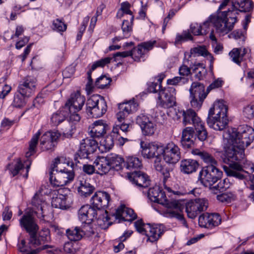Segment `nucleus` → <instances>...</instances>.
I'll list each match as a JSON object with an SVG mask.
<instances>
[{
  "label": "nucleus",
  "instance_id": "603ef678",
  "mask_svg": "<svg viewBox=\"0 0 254 254\" xmlns=\"http://www.w3.org/2000/svg\"><path fill=\"white\" fill-rule=\"evenodd\" d=\"M198 224L201 227L211 229L209 213H205L201 214L198 218Z\"/></svg>",
  "mask_w": 254,
  "mask_h": 254
},
{
  "label": "nucleus",
  "instance_id": "58836bf2",
  "mask_svg": "<svg viewBox=\"0 0 254 254\" xmlns=\"http://www.w3.org/2000/svg\"><path fill=\"white\" fill-rule=\"evenodd\" d=\"M111 169L117 171L122 169L124 160L118 155H112L108 156Z\"/></svg>",
  "mask_w": 254,
  "mask_h": 254
},
{
  "label": "nucleus",
  "instance_id": "8fccbe9b",
  "mask_svg": "<svg viewBox=\"0 0 254 254\" xmlns=\"http://www.w3.org/2000/svg\"><path fill=\"white\" fill-rule=\"evenodd\" d=\"M189 31H184L182 34H177L175 39V43L178 44L189 40H192L193 37Z\"/></svg>",
  "mask_w": 254,
  "mask_h": 254
},
{
  "label": "nucleus",
  "instance_id": "6ab92c4d",
  "mask_svg": "<svg viewBox=\"0 0 254 254\" xmlns=\"http://www.w3.org/2000/svg\"><path fill=\"white\" fill-rule=\"evenodd\" d=\"M138 105L134 100L121 103L119 105L120 111L117 114L118 120L122 122L130 114L137 110Z\"/></svg>",
  "mask_w": 254,
  "mask_h": 254
},
{
  "label": "nucleus",
  "instance_id": "39448f33",
  "mask_svg": "<svg viewBox=\"0 0 254 254\" xmlns=\"http://www.w3.org/2000/svg\"><path fill=\"white\" fill-rule=\"evenodd\" d=\"M74 173L72 169L62 167L59 158L55 159L50 172L51 183L56 187H63L73 180Z\"/></svg>",
  "mask_w": 254,
  "mask_h": 254
},
{
  "label": "nucleus",
  "instance_id": "338daca9",
  "mask_svg": "<svg viewBox=\"0 0 254 254\" xmlns=\"http://www.w3.org/2000/svg\"><path fill=\"white\" fill-rule=\"evenodd\" d=\"M226 182V180H224L223 182L220 181L218 184L209 187L214 193H217L216 191L222 190L226 188V187L224 185V183Z\"/></svg>",
  "mask_w": 254,
  "mask_h": 254
},
{
  "label": "nucleus",
  "instance_id": "aec40b11",
  "mask_svg": "<svg viewBox=\"0 0 254 254\" xmlns=\"http://www.w3.org/2000/svg\"><path fill=\"white\" fill-rule=\"evenodd\" d=\"M20 225L30 235V237L35 233H37L39 227L30 213L24 214L19 220Z\"/></svg>",
  "mask_w": 254,
  "mask_h": 254
},
{
  "label": "nucleus",
  "instance_id": "7c9ffc66",
  "mask_svg": "<svg viewBox=\"0 0 254 254\" xmlns=\"http://www.w3.org/2000/svg\"><path fill=\"white\" fill-rule=\"evenodd\" d=\"M199 166L198 162L192 159H185L181 161V172L185 174H190L195 172Z\"/></svg>",
  "mask_w": 254,
  "mask_h": 254
},
{
  "label": "nucleus",
  "instance_id": "1a4fd4ad",
  "mask_svg": "<svg viewBox=\"0 0 254 254\" xmlns=\"http://www.w3.org/2000/svg\"><path fill=\"white\" fill-rule=\"evenodd\" d=\"M176 89L173 87H167L161 89L157 97V104L164 108H169L175 106L176 101Z\"/></svg>",
  "mask_w": 254,
  "mask_h": 254
},
{
  "label": "nucleus",
  "instance_id": "2f4dec72",
  "mask_svg": "<svg viewBox=\"0 0 254 254\" xmlns=\"http://www.w3.org/2000/svg\"><path fill=\"white\" fill-rule=\"evenodd\" d=\"M77 184L78 192L82 196L87 197L90 195L95 189L83 178H79Z\"/></svg>",
  "mask_w": 254,
  "mask_h": 254
},
{
  "label": "nucleus",
  "instance_id": "e433bc0d",
  "mask_svg": "<svg viewBox=\"0 0 254 254\" xmlns=\"http://www.w3.org/2000/svg\"><path fill=\"white\" fill-rule=\"evenodd\" d=\"M68 116V112L63 107L62 109H60L59 111L52 115L51 121L54 126H58L64 121Z\"/></svg>",
  "mask_w": 254,
  "mask_h": 254
},
{
  "label": "nucleus",
  "instance_id": "bb28decb",
  "mask_svg": "<svg viewBox=\"0 0 254 254\" xmlns=\"http://www.w3.org/2000/svg\"><path fill=\"white\" fill-rule=\"evenodd\" d=\"M97 215V211L89 205H83L78 211V217L82 222L92 221Z\"/></svg>",
  "mask_w": 254,
  "mask_h": 254
},
{
  "label": "nucleus",
  "instance_id": "49530a36",
  "mask_svg": "<svg viewBox=\"0 0 254 254\" xmlns=\"http://www.w3.org/2000/svg\"><path fill=\"white\" fill-rule=\"evenodd\" d=\"M52 28L58 32H64L67 28V25L61 19L57 18L52 22Z\"/></svg>",
  "mask_w": 254,
  "mask_h": 254
},
{
  "label": "nucleus",
  "instance_id": "ddd939ff",
  "mask_svg": "<svg viewBox=\"0 0 254 254\" xmlns=\"http://www.w3.org/2000/svg\"><path fill=\"white\" fill-rule=\"evenodd\" d=\"M98 147V141L94 138L87 137L80 142L78 155L81 158H88L90 154Z\"/></svg>",
  "mask_w": 254,
  "mask_h": 254
},
{
  "label": "nucleus",
  "instance_id": "b1692460",
  "mask_svg": "<svg viewBox=\"0 0 254 254\" xmlns=\"http://www.w3.org/2000/svg\"><path fill=\"white\" fill-rule=\"evenodd\" d=\"M176 116L178 119H180L181 116L183 117V123L185 125L192 123L195 127L196 125L202 122L196 113L192 109H189L186 111L178 110V112H176Z\"/></svg>",
  "mask_w": 254,
  "mask_h": 254
},
{
  "label": "nucleus",
  "instance_id": "a18cd8bd",
  "mask_svg": "<svg viewBox=\"0 0 254 254\" xmlns=\"http://www.w3.org/2000/svg\"><path fill=\"white\" fill-rule=\"evenodd\" d=\"M194 128L198 139L202 141L205 140L207 137V132L205 128L204 124L201 122L198 125H196Z\"/></svg>",
  "mask_w": 254,
  "mask_h": 254
},
{
  "label": "nucleus",
  "instance_id": "a878e982",
  "mask_svg": "<svg viewBox=\"0 0 254 254\" xmlns=\"http://www.w3.org/2000/svg\"><path fill=\"white\" fill-rule=\"evenodd\" d=\"M50 241V231L48 229H45L40 232L38 237L37 236V233L31 235L30 237L29 244L35 247L48 243Z\"/></svg>",
  "mask_w": 254,
  "mask_h": 254
},
{
  "label": "nucleus",
  "instance_id": "2eb2a0df",
  "mask_svg": "<svg viewBox=\"0 0 254 254\" xmlns=\"http://www.w3.org/2000/svg\"><path fill=\"white\" fill-rule=\"evenodd\" d=\"M60 136V134L55 131H48L44 133L40 139V146L43 150H52Z\"/></svg>",
  "mask_w": 254,
  "mask_h": 254
},
{
  "label": "nucleus",
  "instance_id": "6e6d98bb",
  "mask_svg": "<svg viewBox=\"0 0 254 254\" xmlns=\"http://www.w3.org/2000/svg\"><path fill=\"white\" fill-rule=\"evenodd\" d=\"M111 82V79L105 75H102L98 78L95 85L98 88L101 89L105 88Z\"/></svg>",
  "mask_w": 254,
  "mask_h": 254
},
{
  "label": "nucleus",
  "instance_id": "cd10ccee",
  "mask_svg": "<svg viewBox=\"0 0 254 254\" xmlns=\"http://www.w3.org/2000/svg\"><path fill=\"white\" fill-rule=\"evenodd\" d=\"M116 215L117 218L126 221H132L137 217L133 209L126 207L125 205H121L117 209Z\"/></svg>",
  "mask_w": 254,
  "mask_h": 254
},
{
  "label": "nucleus",
  "instance_id": "5fc2aeb1",
  "mask_svg": "<svg viewBox=\"0 0 254 254\" xmlns=\"http://www.w3.org/2000/svg\"><path fill=\"white\" fill-rule=\"evenodd\" d=\"M114 144L113 138L109 136L100 141V146L98 147H103L106 151L109 150L113 147Z\"/></svg>",
  "mask_w": 254,
  "mask_h": 254
},
{
  "label": "nucleus",
  "instance_id": "79ce46f5",
  "mask_svg": "<svg viewBox=\"0 0 254 254\" xmlns=\"http://www.w3.org/2000/svg\"><path fill=\"white\" fill-rule=\"evenodd\" d=\"M126 165L127 169L133 170L140 168L142 167V163L138 158L128 156L127 158Z\"/></svg>",
  "mask_w": 254,
  "mask_h": 254
},
{
  "label": "nucleus",
  "instance_id": "f3484780",
  "mask_svg": "<svg viewBox=\"0 0 254 254\" xmlns=\"http://www.w3.org/2000/svg\"><path fill=\"white\" fill-rule=\"evenodd\" d=\"M136 122L145 135L151 136L154 134L156 130V125L146 115L141 114L138 116Z\"/></svg>",
  "mask_w": 254,
  "mask_h": 254
},
{
  "label": "nucleus",
  "instance_id": "a211bd4d",
  "mask_svg": "<svg viewBox=\"0 0 254 254\" xmlns=\"http://www.w3.org/2000/svg\"><path fill=\"white\" fill-rule=\"evenodd\" d=\"M31 204L34 213L37 215V216L39 218H44L47 204L45 201V197L41 193L40 191L36 192L33 197Z\"/></svg>",
  "mask_w": 254,
  "mask_h": 254
},
{
  "label": "nucleus",
  "instance_id": "72a5a7b5",
  "mask_svg": "<svg viewBox=\"0 0 254 254\" xmlns=\"http://www.w3.org/2000/svg\"><path fill=\"white\" fill-rule=\"evenodd\" d=\"M132 175V182L138 187L147 188L149 185V180L146 174L140 171H134Z\"/></svg>",
  "mask_w": 254,
  "mask_h": 254
},
{
  "label": "nucleus",
  "instance_id": "473e14b6",
  "mask_svg": "<svg viewBox=\"0 0 254 254\" xmlns=\"http://www.w3.org/2000/svg\"><path fill=\"white\" fill-rule=\"evenodd\" d=\"M154 167L157 171L159 172L163 176L164 182L170 177V168L166 166L160 157H157L155 158L154 162Z\"/></svg>",
  "mask_w": 254,
  "mask_h": 254
},
{
  "label": "nucleus",
  "instance_id": "0e129e2a",
  "mask_svg": "<svg viewBox=\"0 0 254 254\" xmlns=\"http://www.w3.org/2000/svg\"><path fill=\"white\" fill-rule=\"evenodd\" d=\"M201 30V25L197 23H191L190 25V32L194 35H202Z\"/></svg>",
  "mask_w": 254,
  "mask_h": 254
},
{
  "label": "nucleus",
  "instance_id": "f03ea898",
  "mask_svg": "<svg viewBox=\"0 0 254 254\" xmlns=\"http://www.w3.org/2000/svg\"><path fill=\"white\" fill-rule=\"evenodd\" d=\"M253 7L251 0H223L217 12L209 16V20L216 32L224 35L233 29L240 12H249Z\"/></svg>",
  "mask_w": 254,
  "mask_h": 254
},
{
  "label": "nucleus",
  "instance_id": "0eeeda50",
  "mask_svg": "<svg viewBox=\"0 0 254 254\" xmlns=\"http://www.w3.org/2000/svg\"><path fill=\"white\" fill-rule=\"evenodd\" d=\"M222 175V172L216 167V165H213L204 167L199 172V176L206 186L210 187L220 180Z\"/></svg>",
  "mask_w": 254,
  "mask_h": 254
},
{
  "label": "nucleus",
  "instance_id": "4468645a",
  "mask_svg": "<svg viewBox=\"0 0 254 254\" xmlns=\"http://www.w3.org/2000/svg\"><path fill=\"white\" fill-rule=\"evenodd\" d=\"M85 102V98L79 92L71 94L70 98L64 106V109L68 112H78L81 110Z\"/></svg>",
  "mask_w": 254,
  "mask_h": 254
},
{
  "label": "nucleus",
  "instance_id": "bf43d9fd",
  "mask_svg": "<svg viewBox=\"0 0 254 254\" xmlns=\"http://www.w3.org/2000/svg\"><path fill=\"white\" fill-rule=\"evenodd\" d=\"M24 167L23 164L22 163L20 159H17L16 163L12 167H7L12 176H15L18 174L19 171Z\"/></svg>",
  "mask_w": 254,
  "mask_h": 254
},
{
  "label": "nucleus",
  "instance_id": "6e6552de",
  "mask_svg": "<svg viewBox=\"0 0 254 254\" xmlns=\"http://www.w3.org/2000/svg\"><path fill=\"white\" fill-rule=\"evenodd\" d=\"M190 92L191 106L194 109L199 110L207 96L204 85L199 82H194L190 89Z\"/></svg>",
  "mask_w": 254,
  "mask_h": 254
},
{
  "label": "nucleus",
  "instance_id": "a19ab883",
  "mask_svg": "<svg viewBox=\"0 0 254 254\" xmlns=\"http://www.w3.org/2000/svg\"><path fill=\"white\" fill-rule=\"evenodd\" d=\"M193 72L195 73V77L198 80H202L207 74V70L202 63L195 64L192 67Z\"/></svg>",
  "mask_w": 254,
  "mask_h": 254
},
{
  "label": "nucleus",
  "instance_id": "37998d69",
  "mask_svg": "<svg viewBox=\"0 0 254 254\" xmlns=\"http://www.w3.org/2000/svg\"><path fill=\"white\" fill-rule=\"evenodd\" d=\"M66 233L68 238L70 241H78L83 236L81 228L78 227H75L73 229H67Z\"/></svg>",
  "mask_w": 254,
  "mask_h": 254
},
{
  "label": "nucleus",
  "instance_id": "69168bd1",
  "mask_svg": "<svg viewBox=\"0 0 254 254\" xmlns=\"http://www.w3.org/2000/svg\"><path fill=\"white\" fill-rule=\"evenodd\" d=\"M134 226L138 232L145 235L147 225H145L141 220H137L135 222Z\"/></svg>",
  "mask_w": 254,
  "mask_h": 254
},
{
  "label": "nucleus",
  "instance_id": "3c124183",
  "mask_svg": "<svg viewBox=\"0 0 254 254\" xmlns=\"http://www.w3.org/2000/svg\"><path fill=\"white\" fill-rule=\"evenodd\" d=\"M132 233V232L131 231H126L119 238V241H120V242L117 245L114 246V250L115 253H118L121 250L124 249V245L122 242L129 237Z\"/></svg>",
  "mask_w": 254,
  "mask_h": 254
},
{
  "label": "nucleus",
  "instance_id": "9d476101",
  "mask_svg": "<svg viewBox=\"0 0 254 254\" xmlns=\"http://www.w3.org/2000/svg\"><path fill=\"white\" fill-rule=\"evenodd\" d=\"M161 154L164 161L168 164H176L181 158L180 148L173 142L161 147Z\"/></svg>",
  "mask_w": 254,
  "mask_h": 254
},
{
  "label": "nucleus",
  "instance_id": "09e8293b",
  "mask_svg": "<svg viewBox=\"0 0 254 254\" xmlns=\"http://www.w3.org/2000/svg\"><path fill=\"white\" fill-rule=\"evenodd\" d=\"M131 52V56L134 61L136 62L140 61V59L145 54L143 47L140 44L138 45L136 48H133Z\"/></svg>",
  "mask_w": 254,
  "mask_h": 254
},
{
  "label": "nucleus",
  "instance_id": "774afa93",
  "mask_svg": "<svg viewBox=\"0 0 254 254\" xmlns=\"http://www.w3.org/2000/svg\"><path fill=\"white\" fill-rule=\"evenodd\" d=\"M25 241L22 240L17 245L18 250L21 253H30L32 251L31 249L27 247L25 245Z\"/></svg>",
  "mask_w": 254,
  "mask_h": 254
},
{
  "label": "nucleus",
  "instance_id": "f257e3e1",
  "mask_svg": "<svg viewBox=\"0 0 254 254\" xmlns=\"http://www.w3.org/2000/svg\"><path fill=\"white\" fill-rule=\"evenodd\" d=\"M224 138L223 152H220L222 161L228 164L223 168L228 176L243 180L242 166L236 163L243 158L245 147L249 146L254 139V129L247 125H241L237 128H229L223 134Z\"/></svg>",
  "mask_w": 254,
  "mask_h": 254
},
{
  "label": "nucleus",
  "instance_id": "13d9d810",
  "mask_svg": "<svg viewBox=\"0 0 254 254\" xmlns=\"http://www.w3.org/2000/svg\"><path fill=\"white\" fill-rule=\"evenodd\" d=\"M211 229L218 226L221 223V217L218 213H209Z\"/></svg>",
  "mask_w": 254,
  "mask_h": 254
},
{
  "label": "nucleus",
  "instance_id": "4c0bfd02",
  "mask_svg": "<svg viewBox=\"0 0 254 254\" xmlns=\"http://www.w3.org/2000/svg\"><path fill=\"white\" fill-rule=\"evenodd\" d=\"M40 135L41 132L40 130H38L35 134L33 135L29 143L28 151L26 152L25 154L26 158H29L36 152L37 145L38 144Z\"/></svg>",
  "mask_w": 254,
  "mask_h": 254
},
{
  "label": "nucleus",
  "instance_id": "4be33fe9",
  "mask_svg": "<svg viewBox=\"0 0 254 254\" xmlns=\"http://www.w3.org/2000/svg\"><path fill=\"white\" fill-rule=\"evenodd\" d=\"M108 128V125L106 122L102 120H99L94 122L89 128V133L90 137L96 139L102 137Z\"/></svg>",
  "mask_w": 254,
  "mask_h": 254
},
{
  "label": "nucleus",
  "instance_id": "423d86ee",
  "mask_svg": "<svg viewBox=\"0 0 254 254\" xmlns=\"http://www.w3.org/2000/svg\"><path fill=\"white\" fill-rule=\"evenodd\" d=\"M107 105L105 99L99 95L90 97L86 103V112L93 118L102 117L107 111Z\"/></svg>",
  "mask_w": 254,
  "mask_h": 254
},
{
  "label": "nucleus",
  "instance_id": "f704fd0d",
  "mask_svg": "<svg viewBox=\"0 0 254 254\" xmlns=\"http://www.w3.org/2000/svg\"><path fill=\"white\" fill-rule=\"evenodd\" d=\"M247 52V50L245 48H234L229 52V55L232 61L240 64Z\"/></svg>",
  "mask_w": 254,
  "mask_h": 254
},
{
  "label": "nucleus",
  "instance_id": "20e7f679",
  "mask_svg": "<svg viewBox=\"0 0 254 254\" xmlns=\"http://www.w3.org/2000/svg\"><path fill=\"white\" fill-rule=\"evenodd\" d=\"M227 112V107L223 101L215 102L209 111L207 124L209 127L216 130L225 128L228 122Z\"/></svg>",
  "mask_w": 254,
  "mask_h": 254
},
{
  "label": "nucleus",
  "instance_id": "c03bdc74",
  "mask_svg": "<svg viewBox=\"0 0 254 254\" xmlns=\"http://www.w3.org/2000/svg\"><path fill=\"white\" fill-rule=\"evenodd\" d=\"M190 53L192 56L194 57L199 56H201L203 57L208 56L209 58L210 59L211 62H212L213 60L212 56L208 53L205 47L204 46H198L196 47L190 49Z\"/></svg>",
  "mask_w": 254,
  "mask_h": 254
},
{
  "label": "nucleus",
  "instance_id": "f8f14e48",
  "mask_svg": "<svg viewBox=\"0 0 254 254\" xmlns=\"http://www.w3.org/2000/svg\"><path fill=\"white\" fill-rule=\"evenodd\" d=\"M36 85V78L32 76H27L19 83L18 91L23 96L29 97L35 93Z\"/></svg>",
  "mask_w": 254,
  "mask_h": 254
},
{
  "label": "nucleus",
  "instance_id": "ea45409f",
  "mask_svg": "<svg viewBox=\"0 0 254 254\" xmlns=\"http://www.w3.org/2000/svg\"><path fill=\"white\" fill-rule=\"evenodd\" d=\"M134 19L133 15H130L128 19L124 20L122 25V30L125 38H128L131 35Z\"/></svg>",
  "mask_w": 254,
  "mask_h": 254
},
{
  "label": "nucleus",
  "instance_id": "e2e57ef3",
  "mask_svg": "<svg viewBox=\"0 0 254 254\" xmlns=\"http://www.w3.org/2000/svg\"><path fill=\"white\" fill-rule=\"evenodd\" d=\"M25 96L22 95H16L14 97L12 105L16 108H20L24 107L26 104V101L24 99Z\"/></svg>",
  "mask_w": 254,
  "mask_h": 254
},
{
  "label": "nucleus",
  "instance_id": "c85d7f7f",
  "mask_svg": "<svg viewBox=\"0 0 254 254\" xmlns=\"http://www.w3.org/2000/svg\"><path fill=\"white\" fill-rule=\"evenodd\" d=\"M193 133L192 127H187L183 130L181 142L184 148H191L193 146Z\"/></svg>",
  "mask_w": 254,
  "mask_h": 254
},
{
  "label": "nucleus",
  "instance_id": "5701e85b",
  "mask_svg": "<svg viewBox=\"0 0 254 254\" xmlns=\"http://www.w3.org/2000/svg\"><path fill=\"white\" fill-rule=\"evenodd\" d=\"M110 199L109 194L105 191L96 192L91 198V203L94 208L100 209L108 206Z\"/></svg>",
  "mask_w": 254,
  "mask_h": 254
},
{
  "label": "nucleus",
  "instance_id": "4d7b16f0",
  "mask_svg": "<svg viewBox=\"0 0 254 254\" xmlns=\"http://www.w3.org/2000/svg\"><path fill=\"white\" fill-rule=\"evenodd\" d=\"M130 6V4L127 2L122 3L120 10L118 12L117 16L119 18H121L125 14L129 15V17L130 15H132V12L129 9Z\"/></svg>",
  "mask_w": 254,
  "mask_h": 254
},
{
  "label": "nucleus",
  "instance_id": "7ed1b4c3",
  "mask_svg": "<svg viewBox=\"0 0 254 254\" xmlns=\"http://www.w3.org/2000/svg\"><path fill=\"white\" fill-rule=\"evenodd\" d=\"M148 196L152 201L165 207L164 214L166 217L175 218L183 221L184 224L186 223L182 214L184 206L180 201L173 199H168L165 192L158 187L149 189Z\"/></svg>",
  "mask_w": 254,
  "mask_h": 254
},
{
  "label": "nucleus",
  "instance_id": "dca6fc26",
  "mask_svg": "<svg viewBox=\"0 0 254 254\" xmlns=\"http://www.w3.org/2000/svg\"><path fill=\"white\" fill-rule=\"evenodd\" d=\"M141 152L142 156L148 159L159 157V152L161 151V146L155 142H147L141 141L140 142Z\"/></svg>",
  "mask_w": 254,
  "mask_h": 254
},
{
  "label": "nucleus",
  "instance_id": "864d4df0",
  "mask_svg": "<svg viewBox=\"0 0 254 254\" xmlns=\"http://www.w3.org/2000/svg\"><path fill=\"white\" fill-rule=\"evenodd\" d=\"M75 129L72 123H68L63 128V136L64 138H69L72 136Z\"/></svg>",
  "mask_w": 254,
  "mask_h": 254
},
{
  "label": "nucleus",
  "instance_id": "9b49d317",
  "mask_svg": "<svg viewBox=\"0 0 254 254\" xmlns=\"http://www.w3.org/2000/svg\"><path fill=\"white\" fill-rule=\"evenodd\" d=\"M208 205V201L204 198L191 200L186 205V210L189 217L194 219L201 211L206 210Z\"/></svg>",
  "mask_w": 254,
  "mask_h": 254
},
{
  "label": "nucleus",
  "instance_id": "052dcab7",
  "mask_svg": "<svg viewBox=\"0 0 254 254\" xmlns=\"http://www.w3.org/2000/svg\"><path fill=\"white\" fill-rule=\"evenodd\" d=\"M112 60L111 58L106 57L101 59L95 62L92 65L91 69V71L94 70L98 67H103L105 65L109 64Z\"/></svg>",
  "mask_w": 254,
  "mask_h": 254
},
{
  "label": "nucleus",
  "instance_id": "c756f323",
  "mask_svg": "<svg viewBox=\"0 0 254 254\" xmlns=\"http://www.w3.org/2000/svg\"><path fill=\"white\" fill-rule=\"evenodd\" d=\"M94 164L97 168V173L101 175L108 173L111 169L108 156L98 157Z\"/></svg>",
  "mask_w": 254,
  "mask_h": 254
},
{
  "label": "nucleus",
  "instance_id": "412c9836",
  "mask_svg": "<svg viewBox=\"0 0 254 254\" xmlns=\"http://www.w3.org/2000/svg\"><path fill=\"white\" fill-rule=\"evenodd\" d=\"M62 190H54L51 204L53 207L62 209H66L69 207L68 196L62 193Z\"/></svg>",
  "mask_w": 254,
  "mask_h": 254
},
{
  "label": "nucleus",
  "instance_id": "c9c22d12",
  "mask_svg": "<svg viewBox=\"0 0 254 254\" xmlns=\"http://www.w3.org/2000/svg\"><path fill=\"white\" fill-rule=\"evenodd\" d=\"M191 153L194 155L198 156L205 163L209 164L210 165H217V164L213 157L206 151L195 149L192 150Z\"/></svg>",
  "mask_w": 254,
  "mask_h": 254
},
{
  "label": "nucleus",
  "instance_id": "680f3d73",
  "mask_svg": "<svg viewBox=\"0 0 254 254\" xmlns=\"http://www.w3.org/2000/svg\"><path fill=\"white\" fill-rule=\"evenodd\" d=\"M217 199L222 202L229 203L235 199V195L232 193H224L220 195H218Z\"/></svg>",
  "mask_w": 254,
  "mask_h": 254
},
{
  "label": "nucleus",
  "instance_id": "393cba45",
  "mask_svg": "<svg viewBox=\"0 0 254 254\" xmlns=\"http://www.w3.org/2000/svg\"><path fill=\"white\" fill-rule=\"evenodd\" d=\"M164 233V226L162 225L151 226L147 224L145 235L147 237V241L153 243L158 241Z\"/></svg>",
  "mask_w": 254,
  "mask_h": 254
},
{
  "label": "nucleus",
  "instance_id": "de8ad7c7",
  "mask_svg": "<svg viewBox=\"0 0 254 254\" xmlns=\"http://www.w3.org/2000/svg\"><path fill=\"white\" fill-rule=\"evenodd\" d=\"M81 230L82 235H86L87 237H90L95 233V229L93 225L91 223V221L83 222Z\"/></svg>",
  "mask_w": 254,
  "mask_h": 254
}]
</instances>
